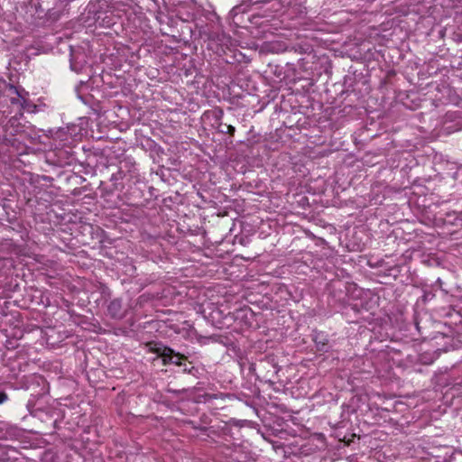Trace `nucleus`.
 Listing matches in <instances>:
<instances>
[{
    "label": "nucleus",
    "instance_id": "f257e3e1",
    "mask_svg": "<svg viewBox=\"0 0 462 462\" xmlns=\"http://www.w3.org/2000/svg\"><path fill=\"white\" fill-rule=\"evenodd\" d=\"M9 90L12 94H14L16 97H12L10 101L13 105H17L19 106V110L22 113L28 106V92H26L23 88H19L15 86L10 85Z\"/></svg>",
    "mask_w": 462,
    "mask_h": 462
},
{
    "label": "nucleus",
    "instance_id": "f03ea898",
    "mask_svg": "<svg viewBox=\"0 0 462 462\" xmlns=\"http://www.w3.org/2000/svg\"><path fill=\"white\" fill-rule=\"evenodd\" d=\"M155 352L163 358L164 364L171 363L177 365H181V360L184 358L183 356L180 354H175L174 351L165 346H160L156 347Z\"/></svg>",
    "mask_w": 462,
    "mask_h": 462
},
{
    "label": "nucleus",
    "instance_id": "7ed1b4c3",
    "mask_svg": "<svg viewBox=\"0 0 462 462\" xmlns=\"http://www.w3.org/2000/svg\"><path fill=\"white\" fill-rule=\"evenodd\" d=\"M107 311L112 318L122 319L124 317L122 300L120 299L111 300L108 304Z\"/></svg>",
    "mask_w": 462,
    "mask_h": 462
},
{
    "label": "nucleus",
    "instance_id": "20e7f679",
    "mask_svg": "<svg viewBox=\"0 0 462 462\" xmlns=\"http://www.w3.org/2000/svg\"><path fill=\"white\" fill-rule=\"evenodd\" d=\"M218 132L224 134V133H227L229 134L230 135H234L235 132H236V128L231 125H223L222 123L219 124V126H218Z\"/></svg>",
    "mask_w": 462,
    "mask_h": 462
},
{
    "label": "nucleus",
    "instance_id": "39448f33",
    "mask_svg": "<svg viewBox=\"0 0 462 462\" xmlns=\"http://www.w3.org/2000/svg\"><path fill=\"white\" fill-rule=\"evenodd\" d=\"M8 401V395L5 392L0 391V405Z\"/></svg>",
    "mask_w": 462,
    "mask_h": 462
},
{
    "label": "nucleus",
    "instance_id": "423d86ee",
    "mask_svg": "<svg viewBox=\"0 0 462 462\" xmlns=\"http://www.w3.org/2000/svg\"><path fill=\"white\" fill-rule=\"evenodd\" d=\"M316 344H317V346H318L319 350H321V351H322V350H325L326 343H325V342H323V340L318 341V340L316 339Z\"/></svg>",
    "mask_w": 462,
    "mask_h": 462
},
{
    "label": "nucleus",
    "instance_id": "0eeeda50",
    "mask_svg": "<svg viewBox=\"0 0 462 462\" xmlns=\"http://www.w3.org/2000/svg\"><path fill=\"white\" fill-rule=\"evenodd\" d=\"M70 69L74 71H77L79 72V68L78 67V65L70 59Z\"/></svg>",
    "mask_w": 462,
    "mask_h": 462
}]
</instances>
